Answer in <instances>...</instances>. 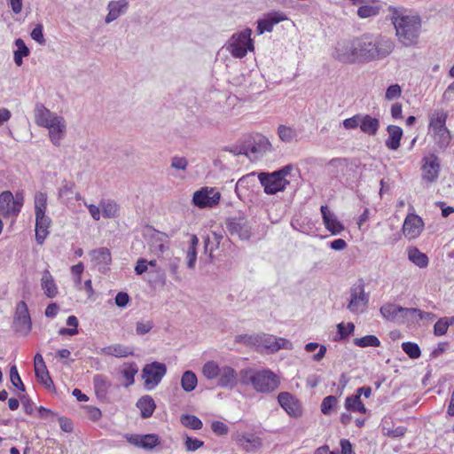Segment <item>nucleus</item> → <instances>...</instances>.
Returning <instances> with one entry per match:
<instances>
[{
  "label": "nucleus",
  "mask_w": 454,
  "mask_h": 454,
  "mask_svg": "<svg viewBox=\"0 0 454 454\" xmlns=\"http://www.w3.org/2000/svg\"><path fill=\"white\" fill-rule=\"evenodd\" d=\"M392 22L398 41L404 46L416 45L421 31V20L418 15L394 12Z\"/></svg>",
  "instance_id": "obj_1"
},
{
  "label": "nucleus",
  "mask_w": 454,
  "mask_h": 454,
  "mask_svg": "<svg viewBox=\"0 0 454 454\" xmlns=\"http://www.w3.org/2000/svg\"><path fill=\"white\" fill-rule=\"evenodd\" d=\"M240 383L251 384L259 393H270L277 390L280 385V378L272 371L264 369L256 371L252 368L242 369L239 372Z\"/></svg>",
  "instance_id": "obj_2"
},
{
  "label": "nucleus",
  "mask_w": 454,
  "mask_h": 454,
  "mask_svg": "<svg viewBox=\"0 0 454 454\" xmlns=\"http://www.w3.org/2000/svg\"><path fill=\"white\" fill-rule=\"evenodd\" d=\"M47 210V195L38 192L35 195V240L38 245H43L50 231L51 224L50 217L45 213Z\"/></svg>",
  "instance_id": "obj_3"
},
{
  "label": "nucleus",
  "mask_w": 454,
  "mask_h": 454,
  "mask_svg": "<svg viewBox=\"0 0 454 454\" xmlns=\"http://www.w3.org/2000/svg\"><path fill=\"white\" fill-rule=\"evenodd\" d=\"M291 167L286 166L272 173H260L258 179L263 186L264 192L270 195L283 192L289 181L286 176L290 174Z\"/></svg>",
  "instance_id": "obj_4"
},
{
  "label": "nucleus",
  "mask_w": 454,
  "mask_h": 454,
  "mask_svg": "<svg viewBox=\"0 0 454 454\" xmlns=\"http://www.w3.org/2000/svg\"><path fill=\"white\" fill-rule=\"evenodd\" d=\"M24 204L23 192H17L13 196L10 191H4L0 193V215L4 218H12V225L16 221Z\"/></svg>",
  "instance_id": "obj_5"
},
{
  "label": "nucleus",
  "mask_w": 454,
  "mask_h": 454,
  "mask_svg": "<svg viewBox=\"0 0 454 454\" xmlns=\"http://www.w3.org/2000/svg\"><path fill=\"white\" fill-rule=\"evenodd\" d=\"M252 30L246 28L239 33L233 34L228 45L227 50L231 56L238 59L244 58L247 51H253L254 47L251 39Z\"/></svg>",
  "instance_id": "obj_6"
},
{
  "label": "nucleus",
  "mask_w": 454,
  "mask_h": 454,
  "mask_svg": "<svg viewBox=\"0 0 454 454\" xmlns=\"http://www.w3.org/2000/svg\"><path fill=\"white\" fill-rule=\"evenodd\" d=\"M421 181L427 186L436 183L441 172V160L439 157L431 153L421 159Z\"/></svg>",
  "instance_id": "obj_7"
},
{
  "label": "nucleus",
  "mask_w": 454,
  "mask_h": 454,
  "mask_svg": "<svg viewBox=\"0 0 454 454\" xmlns=\"http://www.w3.org/2000/svg\"><path fill=\"white\" fill-rule=\"evenodd\" d=\"M380 314L387 320L398 325L411 324V308H404L394 303H387L380 308Z\"/></svg>",
  "instance_id": "obj_8"
},
{
  "label": "nucleus",
  "mask_w": 454,
  "mask_h": 454,
  "mask_svg": "<svg viewBox=\"0 0 454 454\" xmlns=\"http://www.w3.org/2000/svg\"><path fill=\"white\" fill-rule=\"evenodd\" d=\"M167 369L164 364L153 362L146 364L142 371V378L144 380L146 389L154 388L166 374Z\"/></svg>",
  "instance_id": "obj_9"
},
{
  "label": "nucleus",
  "mask_w": 454,
  "mask_h": 454,
  "mask_svg": "<svg viewBox=\"0 0 454 454\" xmlns=\"http://www.w3.org/2000/svg\"><path fill=\"white\" fill-rule=\"evenodd\" d=\"M221 194L214 188L203 187L194 192L192 202L200 208L214 207L218 205Z\"/></svg>",
  "instance_id": "obj_10"
},
{
  "label": "nucleus",
  "mask_w": 454,
  "mask_h": 454,
  "mask_svg": "<svg viewBox=\"0 0 454 454\" xmlns=\"http://www.w3.org/2000/svg\"><path fill=\"white\" fill-rule=\"evenodd\" d=\"M366 302L364 282L363 279H359L351 288V298L348 308L354 313L362 312L365 309Z\"/></svg>",
  "instance_id": "obj_11"
},
{
  "label": "nucleus",
  "mask_w": 454,
  "mask_h": 454,
  "mask_svg": "<svg viewBox=\"0 0 454 454\" xmlns=\"http://www.w3.org/2000/svg\"><path fill=\"white\" fill-rule=\"evenodd\" d=\"M125 438L129 443L145 450H152L160 443V437L156 434H126Z\"/></svg>",
  "instance_id": "obj_12"
},
{
  "label": "nucleus",
  "mask_w": 454,
  "mask_h": 454,
  "mask_svg": "<svg viewBox=\"0 0 454 454\" xmlns=\"http://www.w3.org/2000/svg\"><path fill=\"white\" fill-rule=\"evenodd\" d=\"M232 439L237 445L245 452H254L258 450L262 445V439L251 433H235Z\"/></svg>",
  "instance_id": "obj_13"
},
{
  "label": "nucleus",
  "mask_w": 454,
  "mask_h": 454,
  "mask_svg": "<svg viewBox=\"0 0 454 454\" xmlns=\"http://www.w3.org/2000/svg\"><path fill=\"white\" fill-rule=\"evenodd\" d=\"M279 405L286 413L294 418H299L302 414V406L301 402L288 392H281L278 395Z\"/></svg>",
  "instance_id": "obj_14"
},
{
  "label": "nucleus",
  "mask_w": 454,
  "mask_h": 454,
  "mask_svg": "<svg viewBox=\"0 0 454 454\" xmlns=\"http://www.w3.org/2000/svg\"><path fill=\"white\" fill-rule=\"evenodd\" d=\"M394 42L387 36H379L371 49V60H380L387 58L394 50Z\"/></svg>",
  "instance_id": "obj_15"
},
{
  "label": "nucleus",
  "mask_w": 454,
  "mask_h": 454,
  "mask_svg": "<svg viewBox=\"0 0 454 454\" xmlns=\"http://www.w3.org/2000/svg\"><path fill=\"white\" fill-rule=\"evenodd\" d=\"M422 218L415 214L408 215L403 225V235L409 239L418 238L423 231Z\"/></svg>",
  "instance_id": "obj_16"
},
{
  "label": "nucleus",
  "mask_w": 454,
  "mask_h": 454,
  "mask_svg": "<svg viewBox=\"0 0 454 454\" xmlns=\"http://www.w3.org/2000/svg\"><path fill=\"white\" fill-rule=\"evenodd\" d=\"M256 342L259 346L263 347L265 349L270 352H276L280 348H289L291 343L288 340L284 338H277L273 335L263 334L256 337Z\"/></svg>",
  "instance_id": "obj_17"
},
{
  "label": "nucleus",
  "mask_w": 454,
  "mask_h": 454,
  "mask_svg": "<svg viewBox=\"0 0 454 454\" xmlns=\"http://www.w3.org/2000/svg\"><path fill=\"white\" fill-rule=\"evenodd\" d=\"M362 394L368 398L369 397V387H363L357 389L356 395L348 396L345 401V408L348 411L359 412L364 414L366 408L364 403L361 400Z\"/></svg>",
  "instance_id": "obj_18"
},
{
  "label": "nucleus",
  "mask_w": 454,
  "mask_h": 454,
  "mask_svg": "<svg viewBox=\"0 0 454 454\" xmlns=\"http://www.w3.org/2000/svg\"><path fill=\"white\" fill-rule=\"evenodd\" d=\"M286 15L282 12H272L258 21L257 32L262 35L264 32H271L274 26L286 20Z\"/></svg>",
  "instance_id": "obj_19"
},
{
  "label": "nucleus",
  "mask_w": 454,
  "mask_h": 454,
  "mask_svg": "<svg viewBox=\"0 0 454 454\" xmlns=\"http://www.w3.org/2000/svg\"><path fill=\"white\" fill-rule=\"evenodd\" d=\"M239 373L229 365H223L221 367V373L217 379V385L223 388H234L239 382Z\"/></svg>",
  "instance_id": "obj_20"
},
{
  "label": "nucleus",
  "mask_w": 454,
  "mask_h": 454,
  "mask_svg": "<svg viewBox=\"0 0 454 454\" xmlns=\"http://www.w3.org/2000/svg\"><path fill=\"white\" fill-rule=\"evenodd\" d=\"M320 211L325 229L333 235L340 234L344 230L343 224L326 205L321 206Z\"/></svg>",
  "instance_id": "obj_21"
},
{
  "label": "nucleus",
  "mask_w": 454,
  "mask_h": 454,
  "mask_svg": "<svg viewBox=\"0 0 454 454\" xmlns=\"http://www.w3.org/2000/svg\"><path fill=\"white\" fill-rule=\"evenodd\" d=\"M35 374L40 383L47 388L53 387V381L47 370L43 356L37 353L34 358Z\"/></svg>",
  "instance_id": "obj_22"
},
{
  "label": "nucleus",
  "mask_w": 454,
  "mask_h": 454,
  "mask_svg": "<svg viewBox=\"0 0 454 454\" xmlns=\"http://www.w3.org/2000/svg\"><path fill=\"white\" fill-rule=\"evenodd\" d=\"M35 119L38 126L46 128L47 126L51 127L53 122H57L62 117L55 115L43 105L38 104L35 109Z\"/></svg>",
  "instance_id": "obj_23"
},
{
  "label": "nucleus",
  "mask_w": 454,
  "mask_h": 454,
  "mask_svg": "<svg viewBox=\"0 0 454 454\" xmlns=\"http://www.w3.org/2000/svg\"><path fill=\"white\" fill-rule=\"evenodd\" d=\"M447 117L448 114L443 109L434 110L429 114V129L432 132H439L443 129H448L446 127Z\"/></svg>",
  "instance_id": "obj_24"
},
{
  "label": "nucleus",
  "mask_w": 454,
  "mask_h": 454,
  "mask_svg": "<svg viewBox=\"0 0 454 454\" xmlns=\"http://www.w3.org/2000/svg\"><path fill=\"white\" fill-rule=\"evenodd\" d=\"M41 286H42V289H43L44 294L48 298L52 299V298L56 297L59 293L58 286L55 283L53 277L51 276V272L49 271V270H45L43 272V276L41 278Z\"/></svg>",
  "instance_id": "obj_25"
},
{
  "label": "nucleus",
  "mask_w": 454,
  "mask_h": 454,
  "mask_svg": "<svg viewBox=\"0 0 454 454\" xmlns=\"http://www.w3.org/2000/svg\"><path fill=\"white\" fill-rule=\"evenodd\" d=\"M137 407L140 410L141 417L143 419H148L154 412L156 404L153 397L144 395L137 402Z\"/></svg>",
  "instance_id": "obj_26"
},
{
  "label": "nucleus",
  "mask_w": 454,
  "mask_h": 454,
  "mask_svg": "<svg viewBox=\"0 0 454 454\" xmlns=\"http://www.w3.org/2000/svg\"><path fill=\"white\" fill-rule=\"evenodd\" d=\"M387 132L388 138L386 140V146L390 150H397L403 137V129L398 126L389 125Z\"/></svg>",
  "instance_id": "obj_27"
},
{
  "label": "nucleus",
  "mask_w": 454,
  "mask_h": 454,
  "mask_svg": "<svg viewBox=\"0 0 454 454\" xmlns=\"http://www.w3.org/2000/svg\"><path fill=\"white\" fill-rule=\"evenodd\" d=\"M102 351L106 356L119 358L127 357L133 355V350L131 348L119 343L105 347Z\"/></svg>",
  "instance_id": "obj_28"
},
{
  "label": "nucleus",
  "mask_w": 454,
  "mask_h": 454,
  "mask_svg": "<svg viewBox=\"0 0 454 454\" xmlns=\"http://www.w3.org/2000/svg\"><path fill=\"white\" fill-rule=\"evenodd\" d=\"M46 128L49 129V135L51 142L54 145H59L66 132L64 119L62 118L57 122H53L51 127L47 126Z\"/></svg>",
  "instance_id": "obj_29"
},
{
  "label": "nucleus",
  "mask_w": 454,
  "mask_h": 454,
  "mask_svg": "<svg viewBox=\"0 0 454 454\" xmlns=\"http://www.w3.org/2000/svg\"><path fill=\"white\" fill-rule=\"evenodd\" d=\"M127 6L128 3L126 0L110 2L108 4L109 12L106 15V21L109 23L117 19L127 9Z\"/></svg>",
  "instance_id": "obj_30"
},
{
  "label": "nucleus",
  "mask_w": 454,
  "mask_h": 454,
  "mask_svg": "<svg viewBox=\"0 0 454 454\" xmlns=\"http://www.w3.org/2000/svg\"><path fill=\"white\" fill-rule=\"evenodd\" d=\"M408 259L421 269L427 268L429 262L427 255L415 247L408 249Z\"/></svg>",
  "instance_id": "obj_31"
},
{
  "label": "nucleus",
  "mask_w": 454,
  "mask_h": 454,
  "mask_svg": "<svg viewBox=\"0 0 454 454\" xmlns=\"http://www.w3.org/2000/svg\"><path fill=\"white\" fill-rule=\"evenodd\" d=\"M343 125L346 129H354L359 126L361 130L367 133L369 132V115H365L363 118L360 115L348 118L344 120Z\"/></svg>",
  "instance_id": "obj_32"
},
{
  "label": "nucleus",
  "mask_w": 454,
  "mask_h": 454,
  "mask_svg": "<svg viewBox=\"0 0 454 454\" xmlns=\"http://www.w3.org/2000/svg\"><path fill=\"white\" fill-rule=\"evenodd\" d=\"M95 392L98 397L106 398L111 383L105 376L96 375L93 379Z\"/></svg>",
  "instance_id": "obj_33"
},
{
  "label": "nucleus",
  "mask_w": 454,
  "mask_h": 454,
  "mask_svg": "<svg viewBox=\"0 0 454 454\" xmlns=\"http://www.w3.org/2000/svg\"><path fill=\"white\" fill-rule=\"evenodd\" d=\"M432 133L435 144L441 150H445L450 145L452 137L448 129H443L439 132L434 131Z\"/></svg>",
  "instance_id": "obj_34"
},
{
  "label": "nucleus",
  "mask_w": 454,
  "mask_h": 454,
  "mask_svg": "<svg viewBox=\"0 0 454 454\" xmlns=\"http://www.w3.org/2000/svg\"><path fill=\"white\" fill-rule=\"evenodd\" d=\"M228 229L231 234L236 233L241 239H248L250 236V230L246 223L241 220L232 221L228 223Z\"/></svg>",
  "instance_id": "obj_35"
},
{
  "label": "nucleus",
  "mask_w": 454,
  "mask_h": 454,
  "mask_svg": "<svg viewBox=\"0 0 454 454\" xmlns=\"http://www.w3.org/2000/svg\"><path fill=\"white\" fill-rule=\"evenodd\" d=\"M16 319L24 324L28 330L31 328V318L29 316L27 303L23 301L18 302L16 306Z\"/></svg>",
  "instance_id": "obj_36"
},
{
  "label": "nucleus",
  "mask_w": 454,
  "mask_h": 454,
  "mask_svg": "<svg viewBox=\"0 0 454 454\" xmlns=\"http://www.w3.org/2000/svg\"><path fill=\"white\" fill-rule=\"evenodd\" d=\"M15 45L17 50L14 51V62L18 67H20L23 63L22 59L29 54V49L21 38L15 40Z\"/></svg>",
  "instance_id": "obj_37"
},
{
  "label": "nucleus",
  "mask_w": 454,
  "mask_h": 454,
  "mask_svg": "<svg viewBox=\"0 0 454 454\" xmlns=\"http://www.w3.org/2000/svg\"><path fill=\"white\" fill-rule=\"evenodd\" d=\"M202 373L207 380L218 379L221 367L215 361H208L203 365Z\"/></svg>",
  "instance_id": "obj_38"
},
{
  "label": "nucleus",
  "mask_w": 454,
  "mask_h": 454,
  "mask_svg": "<svg viewBox=\"0 0 454 454\" xmlns=\"http://www.w3.org/2000/svg\"><path fill=\"white\" fill-rule=\"evenodd\" d=\"M99 207L102 210V215L106 218H113L117 215L119 206L112 200H101Z\"/></svg>",
  "instance_id": "obj_39"
},
{
  "label": "nucleus",
  "mask_w": 454,
  "mask_h": 454,
  "mask_svg": "<svg viewBox=\"0 0 454 454\" xmlns=\"http://www.w3.org/2000/svg\"><path fill=\"white\" fill-rule=\"evenodd\" d=\"M198 380L194 372L186 371L181 378V386L186 392L192 391L197 386Z\"/></svg>",
  "instance_id": "obj_40"
},
{
  "label": "nucleus",
  "mask_w": 454,
  "mask_h": 454,
  "mask_svg": "<svg viewBox=\"0 0 454 454\" xmlns=\"http://www.w3.org/2000/svg\"><path fill=\"white\" fill-rule=\"evenodd\" d=\"M278 135L281 141L285 143H291L296 139V130L286 125H279L278 128Z\"/></svg>",
  "instance_id": "obj_41"
},
{
  "label": "nucleus",
  "mask_w": 454,
  "mask_h": 454,
  "mask_svg": "<svg viewBox=\"0 0 454 454\" xmlns=\"http://www.w3.org/2000/svg\"><path fill=\"white\" fill-rule=\"evenodd\" d=\"M93 260L98 264H110L112 261L110 250L106 247H100L93 251Z\"/></svg>",
  "instance_id": "obj_42"
},
{
  "label": "nucleus",
  "mask_w": 454,
  "mask_h": 454,
  "mask_svg": "<svg viewBox=\"0 0 454 454\" xmlns=\"http://www.w3.org/2000/svg\"><path fill=\"white\" fill-rule=\"evenodd\" d=\"M254 153H266L272 151V145L265 137H260L251 148Z\"/></svg>",
  "instance_id": "obj_43"
},
{
  "label": "nucleus",
  "mask_w": 454,
  "mask_h": 454,
  "mask_svg": "<svg viewBox=\"0 0 454 454\" xmlns=\"http://www.w3.org/2000/svg\"><path fill=\"white\" fill-rule=\"evenodd\" d=\"M181 423L185 427L199 430L202 427V421L195 415L184 414L181 416Z\"/></svg>",
  "instance_id": "obj_44"
},
{
  "label": "nucleus",
  "mask_w": 454,
  "mask_h": 454,
  "mask_svg": "<svg viewBox=\"0 0 454 454\" xmlns=\"http://www.w3.org/2000/svg\"><path fill=\"white\" fill-rule=\"evenodd\" d=\"M137 367L136 364H129L121 371V375L125 380V386L129 387L135 381V375L137 373Z\"/></svg>",
  "instance_id": "obj_45"
},
{
  "label": "nucleus",
  "mask_w": 454,
  "mask_h": 454,
  "mask_svg": "<svg viewBox=\"0 0 454 454\" xmlns=\"http://www.w3.org/2000/svg\"><path fill=\"white\" fill-rule=\"evenodd\" d=\"M435 315L432 312H426L417 308H411V324L418 323L419 320H433Z\"/></svg>",
  "instance_id": "obj_46"
},
{
  "label": "nucleus",
  "mask_w": 454,
  "mask_h": 454,
  "mask_svg": "<svg viewBox=\"0 0 454 454\" xmlns=\"http://www.w3.org/2000/svg\"><path fill=\"white\" fill-rule=\"evenodd\" d=\"M402 348L405 354L411 359H417L420 356L421 351L417 343L407 341L402 344Z\"/></svg>",
  "instance_id": "obj_47"
},
{
  "label": "nucleus",
  "mask_w": 454,
  "mask_h": 454,
  "mask_svg": "<svg viewBox=\"0 0 454 454\" xmlns=\"http://www.w3.org/2000/svg\"><path fill=\"white\" fill-rule=\"evenodd\" d=\"M67 325L71 328H60L59 333L60 335H74L78 333V319L75 316H69L67 319Z\"/></svg>",
  "instance_id": "obj_48"
},
{
  "label": "nucleus",
  "mask_w": 454,
  "mask_h": 454,
  "mask_svg": "<svg viewBox=\"0 0 454 454\" xmlns=\"http://www.w3.org/2000/svg\"><path fill=\"white\" fill-rule=\"evenodd\" d=\"M317 348H319L318 352L313 356L315 361H320L325 356L326 347L324 345L319 346L316 342H309L305 345V350L309 353L315 351Z\"/></svg>",
  "instance_id": "obj_49"
},
{
  "label": "nucleus",
  "mask_w": 454,
  "mask_h": 454,
  "mask_svg": "<svg viewBox=\"0 0 454 454\" xmlns=\"http://www.w3.org/2000/svg\"><path fill=\"white\" fill-rule=\"evenodd\" d=\"M337 398L333 395H328L325 397L321 403V411L323 414H329L332 410L336 406L337 404Z\"/></svg>",
  "instance_id": "obj_50"
},
{
  "label": "nucleus",
  "mask_w": 454,
  "mask_h": 454,
  "mask_svg": "<svg viewBox=\"0 0 454 454\" xmlns=\"http://www.w3.org/2000/svg\"><path fill=\"white\" fill-rule=\"evenodd\" d=\"M10 378L12 385L21 391H25V386L20 379L16 365H12L10 368Z\"/></svg>",
  "instance_id": "obj_51"
},
{
  "label": "nucleus",
  "mask_w": 454,
  "mask_h": 454,
  "mask_svg": "<svg viewBox=\"0 0 454 454\" xmlns=\"http://www.w3.org/2000/svg\"><path fill=\"white\" fill-rule=\"evenodd\" d=\"M338 333L340 335V339H346L348 336L353 333L355 330V325L353 323H340L337 325Z\"/></svg>",
  "instance_id": "obj_52"
},
{
  "label": "nucleus",
  "mask_w": 454,
  "mask_h": 454,
  "mask_svg": "<svg viewBox=\"0 0 454 454\" xmlns=\"http://www.w3.org/2000/svg\"><path fill=\"white\" fill-rule=\"evenodd\" d=\"M387 422L385 420L383 421V425H382V432L384 434L386 435H388V436H391V437H400V436H403L405 432H406V429L405 427H397L394 429H390L388 427H386L385 424H387Z\"/></svg>",
  "instance_id": "obj_53"
},
{
  "label": "nucleus",
  "mask_w": 454,
  "mask_h": 454,
  "mask_svg": "<svg viewBox=\"0 0 454 454\" xmlns=\"http://www.w3.org/2000/svg\"><path fill=\"white\" fill-rule=\"evenodd\" d=\"M211 429L216 435L219 436L226 435L229 432L228 426L219 420H215L211 423Z\"/></svg>",
  "instance_id": "obj_54"
},
{
  "label": "nucleus",
  "mask_w": 454,
  "mask_h": 454,
  "mask_svg": "<svg viewBox=\"0 0 454 454\" xmlns=\"http://www.w3.org/2000/svg\"><path fill=\"white\" fill-rule=\"evenodd\" d=\"M184 445L187 451H195L204 445V442L197 438L186 436Z\"/></svg>",
  "instance_id": "obj_55"
},
{
  "label": "nucleus",
  "mask_w": 454,
  "mask_h": 454,
  "mask_svg": "<svg viewBox=\"0 0 454 454\" xmlns=\"http://www.w3.org/2000/svg\"><path fill=\"white\" fill-rule=\"evenodd\" d=\"M448 328L447 319L441 317L434 325V334L442 336L447 333Z\"/></svg>",
  "instance_id": "obj_56"
},
{
  "label": "nucleus",
  "mask_w": 454,
  "mask_h": 454,
  "mask_svg": "<svg viewBox=\"0 0 454 454\" xmlns=\"http://www.w3.org/2000/svg\"><path fill=\"white\" fill-rule=\"evenodd\" d=\"M84 411H85L87 417L92 421H98L102 417V412H101L100 409H98V407L91 406V405H86L84 407Z\"/></svg>",
  "instance_id": "obj_57"
},
{
  "label": "nucleus",
  "mask_w": 454,
  "mask_h": 454,
  "mask_svg": "<svg viewBox=\"0 0 454 454\" xmlns=\"http://www.w3.org/2000/svg\"><path fill=\"white\" fill-rule=\"evenodd\" d=\"M31 37L40 44H44L43 27L42 24H37L31 32Z\"/></svg>",
  "instance_id": "obj_58"
},
{
  "label": "nucleus",
  "mask_w": 454,
  "mask_h": 454,
  "mask_svg": "<svg viewBox=\"0 0 454 454\" xmlns=\"http://www.w3.org/2000/svg\"><path fill=\"white\" fill-rule=\"evenodd\" d=\"M401 87L398 84H393L387 89L385 97L388 100H393L395 98H399L401 96Z\"/></svg>",
  "instance_id": "obj_59"
},
{
  "label": "nucleus",
  "mask_w": 454,
  "mask_h": 454,
  "mask_svg": "<svg viewBox=\"0 0 454 454\" xmlns=\"http://www.w3.org/2000/svg\"><path fill=\"white\" fill-rule=\"evenodd\" d=\"M84 270V266L82 262H79L71 267V272L74 276V281L77 285L81 284L82 281V274Z\"/></svg>",
  "instance_id": "obj_60"
},
{
  "label": "nucleus",
  "mask_w": 454,
  "mask_h": 454,
  "mask_svg": "<svg viewBox=\"0 0 454 454\" xmlns=\"http://www.w3.org/2000/svg\"><path fill=\"white\" fill-rule=\"evenodd\" d=\"M129 302V296L127 293L124 292H119L115 296V304L120 307L123 308L128 305Z\"/></svg>",
  "instance_id": "obj_61"
},
{
  "label": "nucleus",
  "mask_w": 454,
  "mask_h": 454,
  "mask_svg": "<svg viewBox=\"0 0 454 454\" xmlns=\"http://www.w3.org/2000/svg\"><path fill=\"white\" fill-rule=\"evenodd\" d=\"M387 7V4L379 0H371V16L377 15L380 10Z\"/></svg>",
  "instance_id": "obj_62"
},
{
  "label": "nucleus",
  "mask_w": 454,
  "mask_h": 454,
  "mask_svg": "<svg viewBox=\"0 0 454 454\" xmlns=\"http://www.w3.org/2000/svg\"><path fill=\"white\" fill-rule=\"evenodd\" d=\"M153 328V324L152 322L150 321H147V322H138L137 324V328H136V332L137 334H145L147 333H149L151 331V329Z\"/></svg>",
  "instance_id": "obj_63"
},
{
  "label": "nucleus",
  "mask_w": 454,
  "mask_h": 454,
  "mask_svg": "<svg viewBox=\"0 0 454 454\" xmlns=\"http://www.w3.org/2000/svg\"><path fill=\"white\" fill-rule=\"evenodd\" d=\"M148 269V261L144 259V258H140L137 260V265L135 267V271L137 275H141L143 273H145Z\"/></svg>",
  "instance_id": "obj_64"
}]
</instances>
